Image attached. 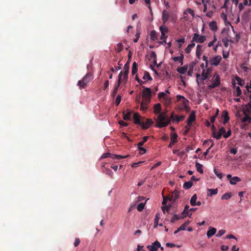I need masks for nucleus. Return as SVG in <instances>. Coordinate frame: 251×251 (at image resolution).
Wrapping results in <instances>:
<instances>
[{
    "label": "nucleus",
    "mask_w": 251,
    "mask_h": 251,
    "mask_svg": "<svg viewBox=\"0 0 251 251\" xmlns=\"http://www.w3.org/2000/svg\"><path fill=\"white\" fill-rule=\"evenodd\" d=\"M242 94V91L239 86L236 87V95L239 97Z\"/></svg>",
    "instance_id": "603ef678"
},
{
    "label": "nucleus",
    "mask_w": 251,
    "mask_h": 251,
    "mask_svg": "<svg viewBox=\"0 0 251 251\" xmlns=\"http://www.w3.org/2000/svg\"><path fill=\"white\" fill-rule=\"evenodd\" d=\"M170 15L169 13L165 10H164L162 13V20L164 24H165L169 20Z\"/></svg>",
    "instance_id": "dca6fc26"
},
{
    "label": "nucleus",
    "mask_w": 251,
    "mask_h": 251,
    "mask_svg": "<svg viewBox=\"0 0 251 251\" xmlns=\"http://www.w3.org/2000/svg\"><path fill=\"white\" fill-rule=\"evenodd\" d=\"M172 119L174 121H176V122H180V121L183 120L184 119V116H180L178 117V116H176L175 118L174 119L173 116L172 115Z\"/></svg>",
    "instance_id": "ea45409f"
},
{
    "label": "nucleus",
    "mask_w": 251,
    "mask_h": 251,
    "mask_svg": "<svg viewBox=\"0 0 251 251\" xmlns=\"http://www.w3.org/2000/svg\"><path fill=\"white\" fill-rule=\"evenodd\" d=\"M143 162H144V161H139L138 162L134 163L131 165V167L133 168L137 167L138 166H140V164H141Z\"/></svg>",
    "instance_id": "13d9d810"
},
{
    "label": "nucleus",
    "mask_w": 251,
    "mask_h": 251,
    "mask_svg": "<svg viewBox=\"0 0 251 251\" xmlns=\"http://www.w3.org/2000/svg\"><path fill=\"white\" fill-rule=\"evenodd\" d=\"M137 72V65L136 62H134L132 64V75H134Z\"/></svg>",
    "instance_id": "c03bdc74"
},
{
    "label": "nucleus",
    "mask_w": 251,
    "mask_h": 251,
    "mask_svg": "<svg viewBox=\"0 0 251 251\" xmlns=\"http://www.w3.org/2000/svg\"><path fill=\"white\" fill-rule=\"evenodd\" d=\"M203 51L202 46L198 45L196 49V56L200 59Z\"/></svg>",
    "instance_id": "412c9836"
},
{
    "label": "nucleus",
    "mask_w": 251,
    "mask_h": 251,
    "mask_svg": "<svg viewBox=\"0 0 251 251\" xmlns=\"http://www.w3.org/2000/svg\"><path fill=\"white\" fill-rule=\"evenodd\" d=\"M247 112L244 111V114L245 116L242 119L241 121L243 123L248 122L251 123V103L249 104V107L247 108Z\"/></svg>",
    "instance_id": "9d476101"
},
{
    "label": "nucleus",
    "mask_w": 251,
    "mask_h": 251,
    "mask_svg": "<svg viewBox=\"0 0 251 251\" xmlns=\"http://www.w3.org/2000/svg\"><path fill=\"white\" fill-rule=\"evenodd\" d=\"M145 203L146 202H141L137 206V209L139 212L142 211L144 209Z\"/></svg>",
    "instance_id": "a18cd8bd"
},
{
    "label": "nucleus",
    "mask_w": 251,
    "mask_h": 251,
    "mask_svg": "<svg viewBox=\"0 0 251 251\" xmlns=\"http://www.w3.org/2000/svg\"><path fill=\"white\" fill-rule=\"evenodd\" d=\"M184 218L183 217H181L179 215L175 214L173 217L171 219V222L172 223H174L176 221L178 220L181 218Z\"/></svg>",
    "instance_id": "37998d69"
},
{
    "label": "nucleus",
    "mask_w": 251,
    "mask_h": 251,
    "mask_svg": "<svg viewBox=\"0 0 251 251\" xmlns=\"http://www.w3.org/2000/svg\"><path fill=\"white\" fill-rule=\"evenodd\" d=\"M91 78V74L87 73L81 80H79V87L84 88L90 82Z\"/></svg>",
    "instance_id": "0eeeda50"
},
{
    "label": "nucleus",
    "mask_w": 251,
    "mask_h": 251,
    "mask_svg": "<svg viewBox=\"0 0 251 251\" xmlns=\"http://www.w3.org/2000/svg\"><path fill=\"white\" fill-rule=\"evenodd\" d=\"M197 197L196 194H194L190 200V203L192 206L196 205V201H197Z\"/></svg>",
    "instance_id": "473e14b6"
},
{
    "label": "nucleus",
    "mask_w": 251,
    "mask_h": 251,
    "mask_svg": "<svg viewBox=\"0 0 251 251\" xmlns=\"http://www.w3.org/2000/svg\"><path fill=\"white\" fill-rule=\"evenodd\" d=\"M226 231L224 229L219 230L216 234L217 237H221L225 233Z\"/></svg>",
    "instance_id": "5fc2aeb1"
},
{
    "label": "nucleus",
    "mask_w": 251,
    "mask_h": 251,
    "mask_svg": "<svg viewBox=\"0 0 251 251\" xmlns=\"http://www.w3.org/2000/svg\"><path fill=\"white\" fill-rule=\"evenodd\" d=\"M121 82H122V72H121L120 73L119 75L118 84H117V85L115 87V88H117V89H118V87H119V86L121 84Z\"/></svg>",
    "instance_id": "3c124183"
},
{
    "label": "nucleus",
    "mask_w": 251,
    "mask_h": 251,
    "mask_svg": "<svg viewBox=\"0 0 251 251\" xmlns=\"http://www.w3.org/2000/svg\"><path fill=\"white\" fill-rule=\"evenodd\" d=\"M220 84V76L217 73H215L210 80L208 87L210 89H212L218 87Z\"/></svg>",
    "instance_id": "20e7f679"
},
{
    "label": "nucleus",
    "mask_w": 251,
    "mask_h": 251,
    "mask_svg": "<svg viewBox=\"0 0 251 251\" xmlns=\"http://www.w3.org/2000/svg\"><path fill=\"white\" fill-rule=\"evenodd\" d=\"M150 38L152 40H155L157 39V32L155 30L151 31Z\"/></svg>",
    "instance_id": "c9c22d12"
},
{
    "label": "nucleus",
    "mask_w": 251,
    "mask_h": 251,
    "mask_svg": "<svg viewBox=\"0 0 251 251\" xmlns=\"http://www.w3.org/2000/svg\"><path fill=\"white\" fill-rule=\"evenodd\" d=\"M152 124V121H151V120L148 119L146 120L145 122H142L141 126H142L143 128L147 129Z\"/></svg>",
    "instance_id": "f3484780"
},
{
    "label": "nucleus",
    "mask_w": 251,
    "mask_h": 251,
    "mask_svg": "<svg viewBox=\"0 0 251 251\" xmlns=\"http://www.w3.org/2000/svg\"><path fill=\"white\" fill-rule=\"evenodd\" d=\"M138 148L140 151L141 154H143L146 152V150L145 148H142V146H138Z\"/></svg>",
    "instance_id": "bf43d9fd"
},
{
    "label": "nucleus",
    "mask_w": 251,
    "mask_h": 251,
    "mask_svg": "<svg viewBox=\"0 0 251 251\" xmlns=\"http://www.w3.org/2000/svg\"><path fill=\"white\" fill-rule=\"evenodd\" d=\"M143 79L146 80H151L152 78L148 72H145L143 76Z\"/></svg>",
    "instance_id": "a19ab883"
},
{
    "label": "nucleus",
    "mask_w": 251,
    "mask_h": 251,
    "mask_svg": "<svg viewBox=\"0 0 251 251\" xmlns=\"http://www.w3.org/2000/svg\"><path fill=\"white\" fill-rule=\"evenodd\" d=\"M127 113L124 114V119L125 120H128L130 119V115L131 114V112L128 110H127Z\"/></svg>",
    "instance_id": "49530a36"
},
{
    "label": "nucleus",
    "mask_w": 251,
    "mask_h": 251,
    "mask_svg": "<svg viewBox=\"0 0 251 251\" xmlns=\"http://www.w3.org/2000/svg\"><path fill=\"white\" fill-rule=\"evenodd\" d=\"M195 46V44L192 40L191 43L188 45V46L185 49V51L186 53H189L192 50V49Z\"/></svg>",
    "instance_id": "5701e85b"
},
{
    "label": "nucleus",
    "mask_w": 251,
    "mask_h": 251,
    "mask_svg": "<svg viewBox=\"0 0 251 251\" xmlns=\"http://www.w3.org/2000/svg\"><path fill=\"white\" fill-rule=\"evenodd\" d=\"M227 178L228 180L229 181V182L232 185L236 184L238 182H239L241 180V179L237 176H232L230 174H228L227 175Z\"/></svg>",
    "instance_id": "ddd939ff"
},
{
    "label": "nucleus",
    "mask_w": 251,
    "mask_h": 251,
    "mask_svg": "<svg viewBox=\"0 0 251 251\" xmlns=\"http://www.w3.org/2000/svg\"><path fill=\"white\" fill-rule=\"evenodd\" d=\"M147 247L150 251H157L158 248L160 247V243L158 241H156L151 245H148Z\"/></svg>",
    "instance_id": "f8f14e48"
},
{
    "label": "nucleus",
    "mask_w": 251,
    "mask_h": 251,
    "mask_svg": "<svg viewBox=\"0 0 251 251\" xmlns=\"http://www.w3.org/2000/svg\"><path fill=\"white\" fill-rule=\"evenodd\" d=\"M216 229L214 227H213L212 226H210L208 228V230L207 231L206 235L208 237V238H210L212 237L213 235H214L216 232Z\"/></svg>",
    "instance_id": "6ab92c4d"
},
{
    "label": "nucleus",
    "mask_w": 251,
    "mask_h": 251,
    "mask_svg": "<svg viewBox=\"0 0 251 251\" xmlns=\"http://www.w3.org/2000/svg\"><path fill=\"white\" fill-rule=\"evenodd\" d=\"M151 58H153L154 59V63H156V55L155 53L153 51H152L151 53Z\"/></svg>",
    "instance_id": "680f3d73"
},
{
    "label": "nucleus",
    "mask_w": 251,
    "mask_h": 251,
    "mask_svg": "<svg viewBox=\"0 0 251 251\" xmlns=\"http://www.w3.org/2000/svg\"><path fill=\"white\" fill-rule=\"evenodd\" d=\"M121 82H122V72H121L120 73L119 75L118 84H117V85L115 87V88H117V89H118V87H119V86L121 84Z\"/></svg>",
    "instance_id": "8fccbe9b"
},
{
    "label": "nucleus",
    "mask_w": 251,
    "mask_h": 251,
    "mask_svg": "<svg viewBox=\"0 0 251 251\" xmlns=\"http://www.w3.org/2000/svg\"><path fill=\"white\" fill-rule=\"evenodd\" d=\"M133 119L135 124L141 125L142 123V121H141V117L137 113H134Z\"/></svg>",
    "instance_id": "4be33fe9"
},
{
    "label": "nucleus",
    "mask_w": 251,
    "mask_h": 251,
    "mask_svg": "<svg viewBox=\"0 0 251 251\" xmlns=\"http://www.w3.org/2000/svg\"><path fill=\"white\" fill-rule=\"evenodd\" d=\"M231 132L230 130H229L227 131V132H225V133L224 134V137L225 138H226L228 137L231 135Z\"/></svg>",
    "instance_id": "69168bd1"
},
{
    "label": "nucleus",
    "mask_w": 251,
    "mask_h": 251,
    "mask_svg": "<svg viewBox=\"0 0 251 251\" xmlns=\"http://www.w3.org/2000/svg\"><path fill=\"white\" fill-rule=\"evenodd\" d=\"M195 114L194 112H192L191 113V114L189 115L187 122V126L186 127L187 128V126H190L191 125L192 123L195 120Z\"/></svg>",
    "instance_id": "a211bd4d"
},
{
    "label": "nucleus",
    "mask_w": 251,
    "mask_h": 251,
    "mask_svg": "<svg viewBox=\"0 0 251 251\" xmlns=\"http://www.w3.org/2000/svg\"><path fill=\"white\" fill-rule=\"evenodd\" d=\"M160 217L158 213H157L155 215V219H154V227L156 228L158 225V221L159 220Z\"/></svg>",
    "instance_id": "58836bf2"
},
{
    "label": "nucleus",
    "mask_w": 251,
    "mask_h": 251,
    "mask_svg": "<svg viewBox=\"0 0 251 251\" xmlns=\"http://www.w3.org/2000/svg\"><path fill=\"white\" fill-rule=\"evenodd\" d=\"M177 135L176 133H172L171 135V142L169 145V148H171L172 146L176 142Z\"/></svg>",
    "instance_id": "aec40b11"
},
{
    "label": "nucleus",
    "mask_w": 251,
    "mask_h": 251,
    "mask_svg": "<svg viewBox=\"0 0 251 251\" xmlns=\"http://www.w3.org/2000/svg\"><path fill=\"white\" fill-rule=\"evenodd\" d=\"M195 16V13L193 10L190 8H187L183 12V19L186 21H192Z\"/></svg>",
    "instance_id": "423d86ee"
},
{
    "label": "nucleus",
    "mask_w": 251,
    "mask_h": 251,
    "mask_svg": "<svg viewBox=\"0 0 251 251\" xmlns=\"http://www.w3.org/2000/svg\"><path fill=\"white\" fill-rule=\"evenodd\" d=\"M213 135L214 138L217 140H219L221 138L222 135L219 131L217 132L216 130H214L213 131Z\"/></svg>",
    "instance_id": "e433bc0d"
},
{
    "label": "nucleus",
    "mask_w": 251,
    "mask_h": 251,
    "mask_svg": "<svg viewBox=\"0 0 251 251\" xmlns=\"http://www.w3.org/2000/svg\"><path fill=\"white\" fill-rule=\"evenodd\" d=\"M216 41H217L216 37V36H214L213 37V40L211 42H210L208 44V45H207L208 47H210L212 46L213 45V44L216 42Z\"/></svg>",
    "instance_id": "6e6d98bb"
},
{
    "label": "nucleus",
    "mask_w": 251,
    "mask_h": 251,
    "mask_svg": "<svg viewBox=\"0 0 251 251\" xmlns=\"http://www.w3.org/2000/svg\"><path fill=\"white\" fill-rule=\"evenodd\" d=\"M195 64H192L189 66L188 67V71L187 72V75L189 76H192L193 73V69Z\"/></svg>",
    "instance_id": "7c9ffc66"
},
{
    "label": "nucleus",
    "mask_w": 251,
    "mask_h": 251,
    "mask_svg": "<svg viewBox=\"0 0 251 251\" xmlns=\"http://www.w3.org/2000/svg\"><path fill=\"white\" fill-rule=\"evenodd\" d=\"M185 41V39L184 38L179 39L177 40V43L179 44V48L181 47V44L183 43Z\"/></svg>",
    "instance_id": "e2e57ef3"
},
{
    "label": "nucleus",
    "mask_w": 251,
    "mask_h": 251,
    "mask_svg": "<svg viewBox=\"0 0 251 251\" xmlns=\"http://www.w3.org/2000/svg\"><path fill=\"white\" fill-rule=\"evenodd\" d=\"M179 196V192L176 190H174L171 194L170 197L167 198L171 201H175Z\"/></svg>",
    "instance_id": "2eb2a0df"
},
{
    "label": "nucleus",
    "mask_w": 251,
    "mask_h": 251,
    "mask_svg": "<svg viewBox=\"0 0 251 251\" xmlns=\"http://www.w3.org/2000/svg\"><path fill=\"white\" fill-rule=\"evenodd\" d=\"M169 208H170V207L168 206L162 207V210L164 214L165 213L166 211H167V212L169 211Z\"/></svg>",
    "instance_id": "0e129e2a"
},
{
    "label": "nucleus",
    "mask_w": 251,
    "mask_h": 251,
    "mask_svg": "<svg viewBox=\"0 0 251 251\" xmlns=\"http://www.w3.org/2000/svg\"><path fill=\"white\" fill-rule=\"evenodd\" d=\"M192 40L194 43L195 42L196 43H203L206 41V37L196 33L194 34Z\"/></svg>",
    "instance_id": "1a4fd4ad"
},
{
    "label": "nucleus",
    "mask_w": 251,
    "mask_h": 251,
    "mask_svg": "<svg viewBox=\"0 0 251 251\" xmlns=\"http://www.w3.org/2000/svg\"><path fill=\"white\" fill-rule=\"evenodd\" d=\"M222 116L224 119V121L223 123L225 124L228 121L229 119L227 112L226 111H224L223 112Z\"/></svg>",
    "instance_id": "bb28decb"
},
{
    "label": "nucleus",
    "mask_w": 251,
    "mask_h": 251,
    "mask_svg": "<svg viewBox=\"0 0 251 251\" xmlns=\"http://www.w3.org/2000/svg\"><path fill=\"white\" fill-rule=\"evenodd\" d=\"M196 168L197 169V171L199 172V173H203V170H202V165L200 163H199L198 162H196Z\"/></svg>",
    "instance_id": "4c0bfd02"
},
{
    "label": "nucleus",
    "mask_w": 251,
    "mask_h": 251,
    "mask_svg": "<svg viewBox=\"0 0 251 251\" xmlns=\"http://www.w3.org/2000/svg\"><path fill=\"white\" fill-rule=\"evenodd\" d=\"M112 155L113 154H110L109 153H105L102 154V155L100 157V159H103L108 157H110L111 158V155Z\"/></svg>",
    "instance_id": "4d7b16f0"
},
{
    "label": "nucleus",
    "mask_w": 251,
    "mask_h": 251,
    "mask_svg": "<svg viewBox=\"0 0 251 251\" xmlns=\"http://www.w3.org/2000/svg\"><path fill=\"white\" fill-rule=\"evenodd\" d=\"M156 122V126L161 128L167 126L170 121L164 113H161L157 116Z\"/></svg>",
    "instance_id": "7ed1b4c3"
},
{
    "label": "nucleus",
    "mask_w": 251,
    "mask_h": 251,
    "mask_svg": "<svg viewBox=\"0 0 251 251\" xmlns=\"http://www.w3.org/2000/svg\"><path fill=\"white\" fill-rule=\"evenodd\" d=\"M235 80L237 83L239 85H243L244 84V80L238 76H236Z\"/></svg>",
    "instance_id": "09e8293b"
},
{
    "label": "nucleus",
    "mask_w": 251,
    "mask_h": 251,
    "mask_svg": "<svg viewBox=\"0 0 251 251\" xmlns=\"http://www.w3.org/2000/svg\"><path fill=\"white\" fill-rule=\"evenodd\" d=\"M189 206L188 205H185L184 209L182 212L183 217H185L187 216L190 217L192 215V213H189V211L190 210V209H189Z\"/></svg>",
    "instance_id": "393cba45"
},
{
    "label": "nucleus",
    "mask_w": 251,
    "mask_h": 251,
    "mask_svg": "<svg viewBox=\"0 0 251 251\" xmlns=\"http://www.w3.org/2000/svg\"><path fill=\"white\" fill-rule=\"evenodd\" d=\"M158 97L159 99H163L164 103L166 105H170L172 103V99L170 97L167 95L165 92H160L158 94Z\"/></svg>",
    "instance_id": "6e6552de"
},
{
    "label": "nucleus",
    "mask_w": 251,
    "mask_h": 251,
    "mask_svg": "<svg viewBox=\"0 0 251 251\" xmlns=\"http://www.w3.org/2000/svg\"><path fill=\"white\" fill-rule=\"evenodd\" d=\"M246 89L248 92H251L250 97H251V85H250V84H247L246 85Z\"/></svg>",
    "instance_id": "338daca9"
},
{
    "label": "nucleus",
    "mask_w": 251,
    "mask_h": 251,
    "mask_svg": "<svg viewBox=\"0 0 251 251\" xmlns=\"http://www.w3.org/2000/svg\"><path fill=\"white\" fill-rule=\"evenodd\" d=\"M148 139V136H144L143 138V141H141V142H140L138 144V146H142L144 143H145L147 140Z\"/></svg>",
    "instance_id": "864d4df0"
},
{
    "label": "nucleus",
    "mask_w": 251,
    "mask_h": 251,
    "mask_svg": "<svg viewBox=\"0 0 251 251\" xmlns=\"http://www.w3.org/2000/svg\"><path fill=\"white\" fill-rule=\"evenodd\" d=\"M232 194L231 193H226L221 197V200H227L231 198Z\"/></svg>",
    "instance_id": "c756f323"
},
{
    "label": "nucleus",
    "mask_w": 251,
    "mask_h": 251,
    "mask_svg": "<svg viewBox=\"0 0 251 251\" xmlns=\"http://www.w3.org/2000/svg\"><path fill=\"white\" fill-rule=\"evenodd\" d=\"M190 224L189 221H186L184 223H183L181 226H180L179 230H185L186 229V227Z\"/></svg>",
    "instance_id": "79ce46f5"
},
{
    "label": "nucleus",
    "mask_w": 251,
    "mask_h": 251,
    "mask_svg": "<svg viewBox=\"0 0 251 251\" xmlns=\"http://www.w3.org/2000/svg\"><path fill=\"white\" fill-rule=\"evenodd\" d=\"M221 250L222 251H227L228 247L227 246L222 245L221 246Z\"/></svg>",
    "instance_id": "774afa93"
},
{
    "label": "nucleus",
    "mask_w": 251,
    "mask_h": 251,
    "mask_svg": "<svg viewBox=\"0 0 251 251\" xmlns=\"http://www.w3.org/2000/svg\"><path fill=\"white\" fill-rule=\"evenodd\" d=\"M128 155H116V154H113L111 155V158L113 159H121L123 158H126Z\"/></svg>",
    "instance_id": "2f4dec72"
},
{
    "label": "nucleus",
    "mask_w": 251,
    "mask_h": 251,
    "mask_svg": "<svg viewBox=\"0 0 251 251\" xmlns=\"http://www.w3.org/2000/svg\"><path fill=\"white\" fill-rule=\"evenodd\" d=\"M210 28L213 30L216 31L217 29V24L215 21H212L209 24Z\"/></svg>",
    "instance_id": "c85d7f7f"
},
{
    "label": "nucleus",
    "mask_w": 251,
    "mask_h": 251,
    "mask_svg": "<svg viewBox=\"0 0 251 251\" xmlns=\"http://www.w3.org/2000/svg\"><path fill=\"white\" fill-rule=\"evenodd\" d=\"M221 17L224 20L226 25L227 24H229V23L227 22V16L225 13H222V14L221 15Z\"/></svg>",
    "instance_id": "de8ad7c7"
},
{
    "label": "nucleus",
    "mask_w": 251,
    "mask_h": 251,
    "mask_svg": "<svg viewBox=\"0 0 251 251\" xmlns=\"http://www.w3.org/2000/svg\"><path fill=\"white\" fill-rule=\"evenodd\" d=\"M211 69L209 68L206 69H203L201 73L202 80H204L207 79L209 77L210 74L211 73Z\"/></svg>",
    "instance_id": "4468645a"
},
{
    "label": "nucleus",
    "mask_w": 251,
    "mask_h": 251,
    "mask_svg": "<svg viewBox=\"0 0 251 251\" xmlns=\"http://www.w3.org/2000/svg\"><path fill=\"white\" fill-rule=\"evenodd\" d=\"M121 96L120 95H118L116 99V100H115V104H116V105H118L120 102H121Z\"/></svg>",
    "instance_id": "052dcab7"
},
{
    "label": "nucleus",
    "mask_w": 251,
    "mask_h": 251,
    "mask_svg": "<svg viewBox=\"0 0 251 251\" xmlns=\"http://www.w3.org/2000/svg\"><path fill=\"white\" fill-rule=\"evenodd\" d=\"M193 185V182L191 181L185 182L183 184V187L185 189H190Z\"/></svg>",
    "instance_id": "72a5a7b5"
},
{
    "label": "nucleus",
    "mask_w": 251,
    "mask_h": 251,
    "mask_svg": "<svg viewBox=\"0 0 251 251\" xmlns=\"http://www.w3.org/2000/svg\"><path fill=\"white\" fill-rule=\"evenodd\" d=\"M161 111V105L159 103L155 104L154 106V112L155 114H158Z\"/></svg>",
    "instance_id": "f704fd0d"
},
{
    "label": "nucleus",
    "mask_w": 251,
    "mask_h": 251,
    "mask_svg": "<svg viewBox=\"0 0 251 251\" xmlns=\"http://www.w3.org/2000/svg\"><path fill=\"white\" fill-rule=\"evenodd\" d=\"M177 101L179 102L180 104L178 105L179 109L181 110L189 111V108L188 106L189 101L184 96L178 95L176 96Z\"/></svg>",
    "instance_id": "f03ea898"
},
{
    "label": "nucleus",
    "mask_w": 251,
    "mask_h": 251,
    "mask_svg": "<svg viewBox=\"0 0 251 251\" xmlns=\"http://www.w3.org/2000/svg\"><path fill=\"white\" fill-rule=\"evenodd\" d=\"M222 60V57L220 55H217L209 60L210 65L217 66H218Z\"/></svg>",
    "instance_id": "9b49d317"
},
{
    "label": "nucleus",
    "mask_w": 251,
    "mask_h": 251,
    "mask_svg": "<svg viewBox=\"0 0 251 251\" xmlns=\"http://www.w3.org/2000/svg\"><path fill=\"white\" fill-rule=\"evenodd\" d=\"M151 90L150 88L147 87L143 91L142 94V100L141 102L140 101V96H138L136 98V102L140 104V109L141 110L146 111L148 109V106L151 101Z\"/></svg>",
    "instance_id": "f257e3e1"
},
{
    "label": "nucleus",
    "mask_w": 251,
    "mask_h": 251,
    "mask_svg": "<svg viewBox=\"0 0 251 251\" xmlns=\"http://www.w3.org/2000/svg\"><path fill=\"white\" fill-rule=\"evenodd\" d=\"M173 59L175 62H178L182 65L183 64V55L181 54L179 56L174 57Z\"/></svg>",
    "instance_id": "a878e982"
},
{
    "label": "nucleus",
    "mask_w": 251,
    "mask_h": 251,
    "mask_svg": "<svg viewBox=\"0 0 251 251\" xmlns=\"http://www.w3.org/2000/svg\"><path fill=\"white\" fill-rule=\"evenodd\" d=\"M188 70V66H184L182 67H179L177 68V71L180 74H185Z\"/></svg>",
    "instance_id": "cd10ccee"
},
{
    "label": "nucleus",
    "mask_w": 251,
    "mask_h": 251,
    "mask_svg": "<svg viewBox=\"0 0 251 251\" xmlns=\"http://www.w3.org/2000/svg\"><path fill=\"white\" fill-rule=\"evenodd\" d=\"M159 30L161 32L160 39L163 40L162 42H160L162 44H165L166 43V39L168 37V36L166 35L168 32V28L165 25H162L160 26Z\"/></svg>",
    "instance_id": "39448f33"
},
{
    "label": "nucleus",
    "mask_w": 251,
    "mask_h": 251,
    "mask_svg": "<svg viewBox=\"0 0 251 251\" xmlns=\"http://www.w3.org/2000/svg\"><path fill=\"white\" fill-rule=\"evenodd\" d=\"M207 195L208 197H211L213 195H216L218 193V189H207Z\"/></svg>",
    "instance_id": "b1692460"
}]
</instances>
